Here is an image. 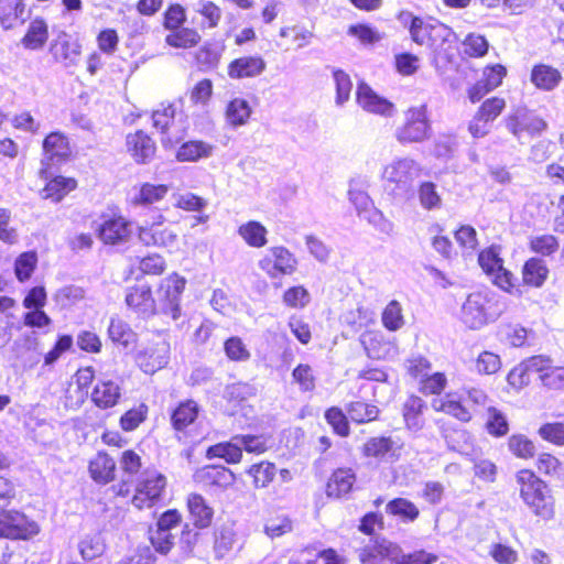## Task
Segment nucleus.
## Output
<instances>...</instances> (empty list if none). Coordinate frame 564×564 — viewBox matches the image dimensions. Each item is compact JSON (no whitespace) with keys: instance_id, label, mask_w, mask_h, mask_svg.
Segmentation results:
<instances>
[{"instance_id":"nucleus-48","label":"nucleus","mask_w":564,"mask_h":564,"mask_svg":"<svg viewBox=\"0 0 564 564\" xmlns=\"http://www.w3.org/2000/svg\"><path fill=\"white\" fill-rule=\"evenodd\" d=\"M247 473L252 477V484L256 488H265L274 479L276 468L272 463L261 462L251 465Z\"/></svg>"},{"instance_id":"nucleus-37","label":"nucleus","mask_w":564,"mask_h":564,"mask_svg":"<svg viewBox=\"0 0 564 564\" xmlns=\"http://www.w3.org/2000/svg\"><path fill=\"white\" fill-rule=\"evenodd\" d=\"M251 112L249 102L243 98L236 97L227 104L225 119L230 127L238 128L248 122Z\"/></svg>"},{"instance_id":"nucleus-56","label":"nucleus","mask_w":564,"mask_h":564,"mask_svg":"<svg viewBox=\"0 0 564 564\" xmlns=\"http://www.w3.org/2000/svg\"><path fill=\"white\" fill-rule=\"evenodd\" d=\"M486 429L489 434L500 437L505 436L509 431L506 415L494 406L487 409Z\"/></svg>"},{"instance_id":"nucleus-26","label":"nucleus","mask_w":564,"mask_h":564,"mask_svg":"<svg viewBox=\"0 0 564 564\" xmlns=\"http://www.w3.org/2000/svg\"><path fill=\"white\" fill-rule=\"evenodd\" d=\"M127 148L138 163L149 162L155 153V143L143 131L127 137Z\"/></svg>"},{"instance_id":"nucleus-35","label":"nucleus","mask_w":564,"mask_h":564,"mask_svg":"<svg viewBox=\"0 0 564 564\" xmlns=\"http://www.w3.org/2000/svg\"><path fill=\"white\" fill-rule=\"evenodd\" d=\"M238 235L251 248H262L268 243V229L257 220H249L238 227Z\"/></svg>"},{"instance_id":"nucleus-30","label":"nucleus","mask_w":564,"mask_h":564,"mask_svg":"<svg viewBox=\"0 0 564 564\" xmlns=\"http://www.w3.org/2000/svg\"><path fill=\"white\" fill-rule=\"evenodd\" d=\"M121 397L119 384L112 380L99 381L91 393V400L100 409L115 406Z\"/></svg>"},{"instance_id":"nucleus-6","label":"nucleus","mask_w":564,"mask_h":564,"mask_svg":"<svg viewBox=\"0 0 564 564\" xmlns=\"http://www.w3.org/2000/svg\"><path fill=\"white\" fill-rule=\"evenodd\" d=\"M399 20L409 26L412 41L419 45L438 48L452 36V30L447 25L431 18L423 19L402 11Z\"/></svg>"},{"instance_id":"nucleus-19","label":"nucleus","mask_w":564,"mask_h":564,"mask_svg":"<svg viewBox=\"0 0 564 564\" xmlns=\"http://www.w3.org/2000/svg\"><path fill=\"white\" fill-rule=\"evenodd\" d=\"M368 357L372 359L393 358L398 354V347L393 340L387 339L381 332H367L360 337Z\"/></svg>"},{"instance_id":"nucleus-36","label":"nucleus","mask_w":564,"mask_h":564,"mask_svg":"<svg viewBox=\"0 0 564 564\" xmlns=\"http://www.w3.org/2000/svg\"><path fill=\"white\" fill-rule=\"evenodd\" d=\"M425 402L416 395H411L403 404V417L409 430L417 432L424 425L423 410Z\"/></svg>"},{"instance_id":"nucleus-62","label":"nucleus","mask_w":564,"mask_h":564,"mask_svg":"<svg viewBox=\"0 0 564 564\" xmlns=\"http://www.w3.org/2000/svg\"><path fill=\"white\" fill-rule=\"evenodd\" d=\"M51 324L52 319L42 308L29 310L23 314V325L32 328L31 330H37L39 335L47 333L43 329Z\"/></svg>"},{"instance_id":"nucleus-5","label":"nucleus","mask_w":564,"mask_h":564,"mask_svg":"<svg viewBox=\"0 0 564 564\" xmlns=\"http://www.w3.org/2000/svg\"><path fill=\"white\" fill-rule=\"evenodd\" d=\"M422 174V165L410 156L392 159L382 166L380 177L386 191L393 197L409 194Z\"/></svg>"},{"instance_id":"nucleus-24","label":"nucleus","mask_w":564,"mask_h":564,"mask_svg":"<svg viewBox=\"0 0 564 564\" xmlns=\"http://www.w3.org/2000/svg\"><path fill=\"white\" fill-rule=\"evenodd\" d=\"M397 547V543L386 539L370 540L359 550V560L362 564H381L390 562V552Z\"/></svg>"},{"instance_id":"nucleus-15","label":"nucleus","mask_w":564,"mask_h":564,"mask_svg":"<svg viewBox=\"0 0 564 564\" xmlns=\"http://www.w3.org/2000/svg\"><path fill=\"white\" fill-rule=\"evenodd\" d=\"M506 127L517 139H521L523 133L529 135L541 133L546 129V122L534 111L519 106L506 118Z\"/></svg>"},{"instance_id":"nucleus-14","label":"nucleus","mask_w":564,"mask_h":564,"mask_svg":"<svg viewBox=\"0 0 564 564\" xmlns=\"http://www.w3.org/2000/svg\"><path fill=\"white\" fill-rule=\"evenodd\" d=\"M164 221V216L160 214L152 223L140 226L139 241L147 247L176 248L178 236L172 228L163 226Z\"/></svg>"},{"instance_id":"nucleus-10","label":"nucleus","mask_w":564,"mask_h":564,"mask_svg":"<svg viewBox=\"0 0 564 564\" xmlns=\"http://www.w3.org/2000/svg\"><path fill=\"white\" fill-rule=\"evenodd\" d=\"M299 261L284 246L268 248L259 258L258 268L270 279L292 275L297 270Z\"/></svg>"},{"instance_id":"nucleus-1","label":"nucleus","mask_w":564,"mask_h":564,"mask_svg":"<svg viewBox=\"0 0 564 564\" xmlns=\"http://www.w3.org/2000/svg\"><path fill=\"white\" fill-rule=\"evenodd\" d=\"M536 373L541 384L549 390H564V366H554L545 355L524 359L508 375V382L514 388L528 386L531 375Z\"/></svg>"},{"instance_id":"nucleus-12","label":"nucleus","mask_w":564,"mask_h":564,"mask_svg":"<svg viewBox=\"0 0 564 564\" xmlns=\"http://www.w3.org/2000/svg\"><path fill=\"white\" fill-rule=\"evenodd\" d=\"M170 361V343L164 336L158 334L152 340L144 344L135 355V362L148 375L166 367Z\"/></svg>"},{"instance_id":"nucleus-55","label":"nucleus","mask_w":564,"mask_h":564,"mask_svg":"<svg viewBox=\"0 0 564 564\" xmlns=\"http://www.w3.org/2000/svg\"><path fill=\"white\" fill-rule=\"evenodd\" d=\"M78 547L84 560L93 561L104 553L105 543L101 535L96 533L85 536Z\"/></svg>"},{"instance_id":"nucleus-13","label":"nucleus","mask_w":564,"mask_h":564,"mask_svg":"<svg viewBox=\"0 0 564 564\" xmlns=\"http://www.w3.org/2000/svg\"><path fill=\"white\" fill-rule=\"evenodd\" d=\"M186 286V279L177 273L164 278L158 290V299L163 314L173 321L181 317V297Z\"/></svg>"},{"instance_id":"nucleus-34","label":"nucleus","mask_w":564,"mask_h":564,"mask_svg":"<svg viewBox=\"0 0 564 564\" xmlns=\"http://www.w3.org/2000/svg\"><path fill=\"white\" fill-rule=\"evenodd\" d=\"M48 39L47 23L40 18L32 20L21 43L26 50H41Z\"/></svg>"},{"instance_id":"nucleus-44","label":"nucleus","mask_w":564,"mask_h":564,"mask_svg":"<svg viewBox=\"0 0 564 564\" xmlns=\"http://www.w3.org/2000/svg\"><path fill=\"white\" fill-rule=\"evenodd\" d=\"M387 513L399 517L403 522H413L419 518V508L405 498H395L386 506Z\"/></svg>"},{"instance_id":"nucleus-43","label":"nucleus","mask_w":564,"mask_h":564,"mask_svg":"<svg viewBox=\"0 0 564 564\" xmlns=\"http://www.w3.org/2000/svg\"><path fill=\"white\" fill-rule=\"evenodd\" d=\"M212 153L213 145L203 141H189L181 145L176 158L181 162H194L202 158H208Z\"/></svg>"},{"instance_id":"nucleus-60","label":"nucleus","mask_w":564,"mask_h":564,"mask_svg":"<svg viewBox=\"0 0 564 564\" xmlns=\"http://www.w3.org/2000/svg\"><path fill=\"white\" fill-rule=\"evenodd\" d=\"M37 258L35 252H24L20 254L14 263L15 276L20 282L29 280L35 270Z\"/></svg>"},{"instance_id":"nucleus-4","label":"nucleus","mask_w":564,"mask_h":564,"mask_svg":"<svg viewBox=\"0 0 564 564\" xmlns=\"http://www.w3.org/2000/svg\"><path fill=\"white\" fill-rule=\"evenodd\" d=\"M505 305L498 295L489 290L470 293L462 305L460 321L471 329H479L495 322L503 312Z\"/></svg>"},{"instance_id":"nucleus-16","label":"nucleus","mask_w":564,"mask_h":564,"mask_svg":"<svg viewBox=\"0 0 564 564\" xmlns=\"http://www.w3.org/2000/svg\"><path fill=\"white\" fill-rule=\"evenodd\" d=\"M48 51L54 62L68 68L78 63L82 46L72 35L61 32L52 40Z\"/></svg>"},{"instance_id":"nucleus-64","label":"nucleus","mask_w":564,"mask_h":564,"mask_svg":"<svg viewBox=\"0 0 564 564\" xmlns=\"http://www.w3.org/2000/svg\"><path fill=\"white\" fill-rule=\"evenodd\" d=\"M311 301L308 291L302 286H292L288 289L283 294V303L293 308H303Z\"/></svg>"},{"instance_id":"nucleus-51","label":"nucleus","mask_w":564,"mask_h":564,"mask_svg":"<svg viewBox=\"0 0 564 564\" xmlns=\"http://www.w3.org/2000/svg\"><path fill=\"white\" fill-rule=\"evenodd\" d=\"M200 40L199 34L194 29L178 28L166 35V43L174 47L188 48L195 46Z\"/></svg>"},{"instance_id":"nucleus-58","label":"nucleus","mask_w":564,"mask_h":564,"mask_svg":"<svg viewBox=\"0 0 564 564\" xmlns=\"http://www.w3.org/2000/svg\"><path fill=\"white\" fill-rule=\"evenodd\" d=\"M333 78L336 86V105L343 106L348 101L352 89V83L349 75L341 69H333Z\"/></svg>"},{"instance_id":"nucleus-31","label":"nucleus","mask_w":564,"mask_h":564,"mask_svg":"<svg viewBox=\"0 0 564 564\" xmlns=\"http://www.w3.org/2000/svg\"><path fill=\"white\" fill-rule=\"evenodd\" d=\"M187 508L196 528L205 529L210 525L214 510L200 495L191 494L187 498Z\"/></svg>"},{"instance_id":"nucleus-3","label":"nucleus","mask_w":564,"mask_h":564,"mask_svg":"<svg viewBox=\"0 0 564 564\" xmlns=\"http://www.w3.org/2000/svg\"><path fill=\"white\" fill-rule=\"evenodd\" d=\"M520 498L524 505L544 520L554 516V499L549 486L532 470L521 469L516 474Z\"/></svg>"},{"instance_id":"nucleus-61","label":"nucleus","mask_w":564,"mask_h":564,"mask_svg":"<svg viewBox=\"0 0 564 564\" xmlns=\"http://www.w3.org/2000/svg\"><path fill=\"white\" fill-rule=\"evenodd\" d=\"M510 452L520 458H531L534 455V444L524 435H512L508 441Z\"/></svg>"},{"instance_id":"nucleus-32","label":"nucleus","mask_w":564,"mask_h":564,"mask_svg":"<svg viewBox=\"0 0 564 564\" xmlns=\"http://www.w3.org/2000/svg\"><path fill=\"white\" fill-rule=\"evenodd\" d=\"M356 475L350 468H339L329 478L326 487L328 497L340 498L350 492Z\"/></svg>"},{"instance_id":"nucleus-57","label":"nucleus","mask_w":564,"mask_h":564,"mask_svg":"<svg viewBox=\"0 0 564 564\" xmlns=\"http://www.w3.org/2000/svg\"><path fill=\"white\" fill-rule=\"evenodd\" d=\"M529 246L531 251L549 257L558 250L560 243L553 235H540L531 237Z\"/></svg>"},{"instance_id":"nucleus-40","label":"nucleus","mask_w":564,"mask_h":564,"mask_svg":"<svg viewBox=\"0 0 564 564\" xmlns=\"http://www.w3.org/2000/svg\"><path fill=\"white\" fill-rule=\"evenodd\" d=\"M169 192L167 185L143 183L133 194L131 202L134 205H151L162 200Z\"/></svg>"},{"instance_id":"nucleus-27","label":"nucleus","mask_w":564,"mask_h":564,"mask_svg":"<svg viewBox=\"0 0 564 564\" xmlns=\"http://www.w3.org/2000/svg\"><path fill=\"white\" fill-rule=\"evenodd\" d=\"M530 80L535 88L543 91H552L562 82V74L551 65L538 64L531 69Z\"/></svg>"},{"instance_id":"nucleus-21","label":"nucleus","mask_w":564,"mask_h":564,"mask_svg":"<svg viewBox=\"0 0 564 564\" xmlns=\"http://www.w3.org/2000/svg\"><path fill=\"white\" fill-rule=\"evenodd\" d=\"M126 303L142 317H150L156 313L155 300L149 285L131 288L126 295Z\"/></svg>"},{"instance_id":"nucleus-11","label":"nucleus","mask_w":564,"mask_h":564,"mask_svg":"<svg viewBox=\"0 0 564 564\" xmlns=\"http://www.w3.org/2000/svg\"><path fill=\"white\" fill-rule=\"evenodd\" d=\"M166 478L155 469L144 470L135 487L132 505L138 509L151 508L162 499Z\"/></svg>"},{"instance_id":"nucleus-47","label":"nucleus","mask_w":564,"mask_h":564,"mask_svg":"<svg viewBox=\"0 0 564 564\" xmlns=\"http://www.w3.org/2000/svg\"><path fill=\"white\" fill-rule=\"evenodd\" d=\"M76 185L77 183L74 178L56 176L43 189L44 197L53 202H59L65 195L75 189Z\"/></svg>"},{"instance_id":"nucleus-28","label":"nucleus","mask_w":564,"mask_h":564,"mask_svg":"<svg viewBox=\"0 0 564 564\" xmlns=\"http://www.w3.org/2000/svg\"><path fill=\"white\" fill-rule=\"evenodd\" d=\"M362 453L366 457L375 458L379 462L394 460L398 458L394 442L390 437H372L368 440L364 447Z\"/></svg>"},{"instance_id":"nucleus-2","label":"nucleus","mask_w":564,"mask_h":564,"mask_svg":"<svg viewBox=\"0 0 564 564\" xmlns=\"http://www.w3.org/2000/svg\"><path fill=\"white\" fill-rule=\"evenodd\" d=\"M14 497L12 484L0 476V536L26 540L40 532L37 523L15 510H7Z\"/></svg>"},{"instance_id":"nucleus-39","label":"nucleus","mask_w":564,"mask_h":564,"mask_svg":"<svg viewBox=\"0 0 564 564\" xmlns=\"http://www.w3.org/2000/svg\"><path fill=\"white\" fill-rule=\"evenodd\" d=\"M437 558V555L425 550H417L405 554L397 544V547L392 550V553L390 552L389 564H434Z\"/></svg>"},{"instance_id":"nucleus-52","label":"nucleus","mask_w":564,"mask_h":564,"mask_svg":"<svg viewBox=\"0 0 564 564\" xmlns=\"http://www.w3.org/2000/svg\"><path fill=\"white\" fill-rule=\"evenodd\" d=\"M381 321L391 332L402 328L405 323L402 305L395 300L390 301L382 312Z\"/></svg>"},{"instance_id":"nucleus-29","label":"nucleus","mask_w":564,"mask_h":564,"mask_svg":"<svg viewBox=\"0 0 564 564\" xmlns=\"http://www.w3.org/2000/svg\"><path fill=\"white\" fill-rule=\"evenodd\" d=\"M44 160L42 165H46V160L61 161L70 154L68 139L62 132H51L43 141Z\"/></svg>"},{"instance_id":"nucleus-25","label":"nucleus","mask_w":564,"mask_h":564,"mask_svg":"<svg viewBox=\"0 0 564 564\" xmlns=\"http://www.w3.org/2000/svg\"><path fill=\"white\" fill-rule=\"evenodd\" d=\"M522 282L517 283V285L522 286V294L524 293V286L539 289L543 286L547 276H549V268L544 260L540 258H530L528 259L521 270Z\"/></svg>"},{"instance_id":"nucleus-23","label":"nucleus","mask_w":564,"mask_h":564,"mask_svg":"<svg viewBox=\"0 0 564 564\" xmlns=\"http://www.w3.org/2000/svg\"><path fill=\"white\" fill-rule=\"evenodd\" d=\"M267 67L261 56H242L228 65V76L232 79L251 78L261 75Z\"/></svg>"},{"instance_id":"nucleus-63","label":"nucleus","mask_w":564,"mask_h":564,"mask_svg":"<svg viewBox=\"0 0 564 564\" xmlns=\"http://www.w3.org/2000/svg\"><path fill=\"white\" fill-rule=\"evenodd\" d=\"M148 415V406L139 404L138 406L127 411L120 419V426L126 432L135 430Z\"/></svg>"},{"instance_id":"nucleus-38","label":"nucleus","mask_w":564,"mask_h":564,"mask_svg":"<svg viewBox=\"0 0 564 564\" xmlns=\"http://www.w3.org/2000/svg\"><path fill=\"white\" fill-rule=\"evenodd\" d=\"M348 199L354 205L357 215L362 218L375 207L372 198L366 191L365 184L360 181H351L348 189Z\"/></svg>"},{"instance_id":"nucleus-9","label":"nucleus","mask_w":564,"mask_h":564,"mask_svg":"<svg viewBox=\"0 0 564 564\" xmlns=\"http://www.w3.org/2000/svg\"><path fill=\"white\" fill-rule=\"evenodd\" d=\"M10 359L15 368L23 371L36 367L43 352L37 330H25L12 343L10 347Z\"/></svg>"},{"instance_id":"nucleus-42","label":"nucleus","mask_w":564,"mask_h":564,"mask_svg":"<svg viewBox=\"0 0 564 564\" xmlns=\"http://www.w3.org/2000/svg\"><path fill=\"white\" fill-rule=\"evenodd\" d=\"M192 9L202 15L200 26L204 29H214L219 24L223 15L221 9L209 0H197L192 3Z\"/></svg>"},{"instance_id":"nucleus-8","label":"nucleus","mask_w":564,"mask_h":564,"mask_svg":"<svg viewBox=\"0 0 564 564\" xmlns=\"http://www.w3.org/2000/svg\"><path fill=\"white\" fill-rule=\"evenodd\" d=\"M430 130L427 107L421 105L404 112V122L395 129L394 137L402 145L420 143L430 137Z\"/></svg>"},{"instance_id":"nucleus-59","label":"nucleus","mask_w":564,"mask_h":564,"mask_svg":"<svg viewBox=\"0 0 564 564\" xmlns=\"http://www.w3.org/2000/svg\"><path fill=\"white\" fill-rule=\"evenodd\" d=\"M464 54L469 57H482L488 52V41L485 36L476 33L468 34L462 43Z\"/></svg>"},{"instance_id":"nucleus-7","label":"nucleus","mask_w":564,"mask_h":564,"mask_svg":"<svg viewBox=\"0 0 564 564\" xmlns=\"http://www.w3.org/2000/svg\"><path fill=\"white\" fill-rule=\"evenodd\" d=\"M481 269L491 276L494 284L513 296H522V286L517 285L514 275L503 268V261L499 257V248L491 246L482 250L478 256Z\"/></svg>"},{"instance_id":"nucleus-54","label":"nucleus","mask_w":564,"mask_h":564,"mask_svg":"<svg viewBox=\"0 0 564 564\" xmlns=\"http://www.w3.org/2000/svg\"><path fill=\"white\" fill-rule=\"evenodd\" d=\"M172 198L174 200L173 205L176 208L184 209L186 212H202L207 206V200L205 198L191 192L174 193Z\"/></svg>"},{"instance_id":"nucleus-33","label":"nucleus","mask_w":564,"mask_h":564,"mask_svg":"<svg viewBox=\"0 0 564 564\" xmlns=\"http://www.w3.org/2000/svg\"><path fill=\"white\" fill-rule=\"evenodd\" d=\"M115 460L106 453H98L89 463L91 478L99 484H107L115 478Z\"/></svg>"},{"instance_id":"nucleus-46","label":"nucleus","mask_w":564,"mask_h":564,"mask_svg":"<svg viewBox=\"0 0 564 564\" xmlns=\"http://www.w3.org/2000/svg\"><path fill=\"white\" fill-rule=\"evenodd\" d=\"M24 4L22 0H0V24L3 29L12 28L22 19Z\"/></svg>"},{"instance_id":"nucleus-50","label":"nucleus","mask_w":564,"mask_h":564,"mask_svg":"<svg viewBox=\"0 0 564 564\" xmlns=\"http://www.w3.org/2000/svg\"><path fill=\"white\" fill-rule=\"evenodd\" d=\"M420 205L425 210L442 208L443 200L433 182H422L417 188Z\"/></svg>"},{"instance_id":"nucleus-18","label":"nucleus","mask_w":564,"mask_h":564,"mask_svg":"<svg viewBox=\"0 0 564 564\" xmlns=\"http://www.w3.org/2000/svg\"><path fill=\"white\" fill-rule=\"evenodd\" d=\"M432 408L437 412H444L454 416L460 422L467 423L474 416V409L469 408L455 392L445 393L443 397L436 398L432 401Z\"/></svg>"},{"instance_id":"nucleus-17","label":"nucleus","mask_w":564,"mask_h":564,"mask_svg":"<svg viewBox=\"0 0 564 564\" xmlns=\"http://www.w3.org/2000/svg\"><path fill=\"white\" fill-rule=\"evenodd\" d=\"M507 76V68L501 64L488 65L484 68L481 78L467 91L469 100L475 104L487 94L498 88Z\"/></svg>"},{"instance_id":"nucleus-45","label":"nucleus","mask_w":564,"mask_h":564,"mask_svg":"<svg viewBox=\"0 0 564 564\" xmlns=\"http://www.w3.org/2000/svg\"><path fill=\"white\" fill-rule=\"evenodd\" d=\"M198 411V405L193 400L180 403L172 414L173 426L178 431L184 430L196 420Z\"/></svg>"},{"instance_id":"nucleus-20","label":"nucleus","mask_w":564,"mask_h":564,"mask_svg":"<svg viewBox=\"0 0 564 564\" xmlns=\"http://www.w3.org/2000/svg\"><path fill=\"white\" fill-rule=\"evenodd\" d=\"M357 102L366 111L390 117L394 112V106L386 98L377 95L370 86L360 83L357 87Z\"/></svg>"},{"instance_id":"nucleus-53","label":"nucleus","mask_w":564,"mask_h":564,"mask_svg":"<svg viewBox=\"0 0 564 564\" xmlns=\"http://www.w3.org/2000/svg\"><path fill=\"white\" fill-rule=\"evenodd\" d=\"M347 412L350 419L359 424L375 421L379 414L376 405L361 401L351 402L347 408Z\"/></svg>"},{"instance_id":"nucleus-41","label":"nucleus","mask_w":564,"mask_h":564,"mask_svg":"<svg viewBox=\"0 0 564 564\" xmlns=\"http://www.w3.org/2000/svg\"><path fill=\"white\" fill-rule=\"evenodd\" d=\"M108 336L115 344H119L123 347H129L137 340V335L129 324L117 316L110 318Z\"/></svg>"},{"instance_id":"nucleus-22","label":"nucleus","mask_w":564,"mask_h":564,"mask_svg":"<svg viewBox=\"0 0 564 564\" xmlns=\"http://www.w3.org/2000/svg\"><path fill=\"white\" fill-rule=\"evenodd\" d=\"M131 224L123 217H115L105 220L99 228V238L106 245H119L127 242L131 237Z\"/></svg>"},{"instance_id":"nucleus-49","label":"nucleus","mask_w":564,"mask_h":564,"mask_svg":"<svg viewBox=\"0 0 564 564\" xmlns=\"http://www.w3.org/2000/svg\"><path fill=\"white\" fill-rule=\"evenodd\" d=\"M207 457L224 458L229 464H236L240 462L242 457L241 446L239 442L219 443L210 446L207 449Z\"/></svg>"}]
</instances>
